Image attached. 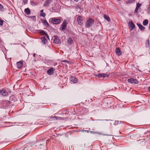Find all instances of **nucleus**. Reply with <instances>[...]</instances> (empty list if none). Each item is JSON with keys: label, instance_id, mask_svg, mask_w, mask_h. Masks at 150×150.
I'll return each instance as SVG.
<instances>
[{"label": "nucleus", "instance_id": "20e7f679", "mask_svg": "<svg viewBox=\"0 0 150 150\" xmlns=\"http://www.w3.org/2000/svg\"><path fill=\"white\" fill-rule=\"evenodd\" d=\"M0 94L3 96H6L8 95V93L5 89H3L0 90Z\"/></svg>", "mask_w": 150, "mask_h": 150}, {"label": "nucleus", "instance_id": "4be33fe9", "mask_svg": "<svg viewBox=\"0 0 150 150\" xmlns=\"http://www.w3.org/2000/svg\"><path fill=\"white\" fill-rule=\"evenodd\" d=\"M41 33L45 35H46L47 38L49 39V36L44 31H42Z\"/></svg>", "mask_w": 150, "mask_h": 150}, {"label": "nucleus", "instance_id": "2f4dec72", "mask_svg": "<svg viewBox=\"0 0 150 150\" xmlns=\"http://www.w3.org/2000/svg\"><path fill=\"white\" fill-rule=\"evenodd\" d=\"M68 42L70 44H71V42H72V41L71 40V39H69V40H68Z\"/></svg>", "mask_w": 150, "mask_h": 150}, {"label": "nucleus", "instance_id": "c9c22d12", "mask_svg": "<svg viewBox=\"0 0 150 150\" xmlns=\"http://www.w3.org/2000/svg\"><path fill=\"white\" fill-rule=\"evenodd\" d=\"M74 1L76 2H77L79 1V0H74Z\"/></svg>", "mask_w": 150, "mask_h": 150}, {"label": "nucleus", "instance_id": "e433bc0d", "mask_svg": "<svg viewBox=\"0 0 150 150\" xmlns=\"http://www.w3.org/2000/svg\"><path fill=\"white\" fill-rule=\"evenodd\" d=\"M43 11V10H41L40 11V12L42 13Z\"/></svg>", "mask_w": 150, "mask_h": 150}, {"label": "nucleus", "instance_id": "bb28decb", "mask_svg": "<svg viewBox=\"0 0 150 150\" xmlns=\"http://www.w3.org/2000/svg\"><path fill=\"white\" fill-rule=\"evenodd\" d=\"M4 7L3 6L0 4V10L2 11L3 10Z\"/></svg>", "mask_w": 150, "mask_h": 150}, {"label": "nucleus", "instance_id": "72a5a7b5", "mask_svg": "<svg viewBox=\"0 0 150 150\" xmlns=\"http://www.w3.org/2000/svg\"><path fill=\"white\" fill-rule=\"evenodd\" d=\"M148 90L149 91H150V86L149 87H148Z\"/></svg>", "mask_w": 150, "mask_h": 150}, {"label": "nucleus", "instance_id": "473e14b6", "mask_svg": "<svg viewBox=\"0 0 150 150\" xmlns=\"http://www.w3.org/2000/svg\"><path fill=\"white\" fill-rule=\"evenodd\" d=\"M23 2L25 4H26L28 2L27 0H23Z\"/></svg>", "mask_w": 150, "mask_h": 150}, {"label": "nucleus", "instance_id": "a878e982", "mask_svg": "<svg viewBox=\"0 0 150 150\" xmlns=\"http://www.w3.org/2000/svg\"><path fill=\"white\" fill-rule=\"evenodd\" d=\"M141 6V5L139 3H138L137 4V7L139 8Z\"/></svg>", "mask_w": 150, "mask_h": 150}, {"label": "nucleus", "instance_id": "2eb2a0df", "mask_svg": "<svg viewBox=\"0 0 150 150\" xmlns=\"http://www.w3.org/2000/svg\"><path fill=\"white\" fill-rule=\"evenodd\" d=\"M42 41V43L44 44H46L47 42V40L45 37H43L41 38Z\"/></svg>", "mask_w": 150, "mask_h": 150}, {"label": "nucleus", "instance_id": "58836bf2", "mask_svg": "<svg viewBox=\"0 0 150 150\" xmlns=\"http://www.w3.org/2000/svg\"><path fill=\"white\" fill-rule=\"evenodd\" d=\"M87 132H89V131H87Z\"/></svg>", "mask_w": 150, "mask_h": 150}, {"label": "nucleus", "instance_id": "0eeeda50", "mask_svg": "<svg viewBox=\"0 0 150 150\" xmlns=\"http://www.w3.org/2000/svg\"><path fill=\"white\" fill-rule=\"evenodd\" d=\"M129 25L130 28V30H132L135 27V25L133 23L132 21L129 22Z\"/></svg>", "mask_w": 150, "mask_h": 150}, {"label": "nucleus", "instance_id": "f3484780", "mask_svg": "<svg viewBox=\"0 0 150 150\" xmlns=\"http://www.w3.org/2000/svg\"><path fill=\"white\" fill-rule=\"evenodd\" d=\"M42 21L44 25L49 26V24L46 20L43 19Z\"/></svg>", "mask_w": 150, "mask_h": 150}, {"label": "nucleus", "instance_id": "f8f14e48", "mask_svg": "<svg viewBox=\"0 0 150 150\" xmlns=\"http://www.w3.org/2000/svg\"><path fill=\"white\" fill-rule=\"evenodd\" d=\"M50 118H53L54 119V120H61L62 119V118L61 117H56L55 116H54V117H52V116H51L50 117Z\"/></svg>", "mask_w": 150, "mask_h": 150}, {"label": "nucleus", "instance_id": "aec40b11", "mask_svg": "<svg viewBox=\"0 0 150 150\" xmlns=\"http://www.w3.org/2000/svg\"><path fill=\"white\" fill-rule=\"evenodd\" d=\"M33 1H31L30 2V4L32 6H34L36 5L38 3L37 2H35L34 1V0H32Z\"/></svg>", "mask_w": 150, "mask_h": 150}, {"label": "nucleus", "instance_id": "4468645a", "mask_svg": "<svg viewBox=\"0 0 150 150\" xmlns=\"http://www.w3.org/2000/svg\"><path fill=\"white\" fill-rule=\"evenodd\" d=\"M70 79L71 81L74 83H76L77 81L76 79L73 76L70 77Z\"/></svg>", "mask_w": 150, "mask_h": 150}, {"label": "nucleus", "instance_id": "1a4fd4ad", "mask_svg": "<svg viewBox=\"0 0 150 150\" xmlns=\"http://www.w3.org/2000/svg\"><path fill=\"white\" fill-rule=\"evenodd\" d=\"M97 76L98 77L102 78H104L105 77H108V76L105 74H98L97 75Z\"/></svg>", "mask_w": 150, "mask_h": 150}, {"label": "nucleus", "instance_id": "a211bd4d", "mask_svg": "<svg viewBox=\"0 0 150 150\" xmlns=\"http://www.w3.org/2000/svg\"><path fill=\"white\" fill-rule=\"evenodd\" d=\"M24 11L25 13L28 15H29L30 13V10L28 8H25V9Z\"/></svg>", "mask_w": 150, "mask_h": 150}, {"label": "nucleus", "instance_id": "7c9ffc66", "mask_svg": "<svg viewBox=\"0 0 150 150\" xmlns=\"http://www.w3.org/2000/svg\"><path fill=\"white\" fill-rule=\"evenodd\" d=\"M118 122H119L118 121H116L114 123V125H117V124H118Z\"/></svg>", "mask_w": 150, "mask_h": 150}, {"label": "nucleus", "instance_id": "f704fd0d", "mask_svg": "<svg viewBox=\"0 0 150 150\" xmlns=\"http://www.w3.org/2000/svg\"><path fill=\"white\" fill-rule=\"evenodd\" d=\"M35 53H34L33 54V56L34 57H35Z\"/></svg>", "mask_w": 150, "mask_h": 150}, {"label": "nucleus", "instance_id": "c756f323", "mask_svg": "<svg viewBox=\"0 0 150 150\" xmlns=\"http://www.w3.org/2000/svg\"><path fill=\"white\" fill-rule=\"evenodd\" d=\"M3 21L2 20L0 19V25H2L3 24Z\"/></svg>", "mask_w": 150, "mask_h": 150}, {"label": "nucleus", "instance_id": "423d86ee", "mask_svg": "<svg viewBox=\"0 0 150 150\" xmlns=\"http://www.w3.org/2000/svg\"><path fill=\"white\" fill-rule=\"evenodd\" d=\"M83 18L81 16H79L77 18V21L78 23L80 25H81L83 23Z\"/></svg>", "mask_w": 150, "mask_h": 150}, {"label": "nucleus", "instance_id": "f257e3e1", "mask_svg": "<svg viewBox=\"0 0 150 150\" xmlns=\"http://www.w3.org/2000/svg\"><path fill=\"white\" fill-rule=\"evenodd\" d=\"M94 21L92 19L89 18L86 22V26L87 27L89 28L93 24Z\"/></svg>", "mask_w": 150, "mask_h": 150}, {"label": "nucleus", "instance_id": "6ab92c4d", "mask_svg": "<svg viewBox=\"0 0 150 150\" xmlns=\"http://www.w3.org/2000/svg\"><path fill=\"white\" fill-rule=\"evenodd\" d=\"M51 0H46L44 4V5L45 6H48L49 4L52 2Z\"/></svg>", "mask_w": 150, "mask_h": 150}, {"label": "nucleus", "instance_id": "6e6552de", "mask_svg": "<svg viewBox=\"0 0 150 150\" xmlns=\"http://www.w3.org/2000/svg\"><path fill=\"white\" fill-rule=\"evenodd\" d=\"M54 42L56 44H59L60 43L61 41L60 39L57 36H55L54 37Z\"/></svg>", "mask_w": 150, "mask_h": 150}, {"label": "nucleus", "instance_id": "4c0bfd02", "mask_svg": "<svg viewBox=\"0 0 150 150\" xmlns=\"http://www.w3.org/2000/svg\"><path fill=\"white\" fill-rule=\"evenodd\" d=\"M149 5L150 6V1L149 2Z\"/></svg>", "mask_w": 150, "mask_h": 150}, {"label": "nucleus", "instance_id": "5701e85b", "mask_svg": "<svg viewBox=\"0 0 150 150\" xmlns=\"http://www.w3.org/2000/svg\"><path fill=\"white\" fill-rule=\"evenodd\" d=\"M104 18L105 19H106L108 21H110V18L109 17L105 15V16H104Z\"/></svg>", "mask_w": 150, "mask_h": 150}, {"label": "nucleus", "instance_id": "cd10ccee", "mask_svg": "<svg viewBox=\"0 0 150 150\" xmlns=\"http://www.w3.org/2000/svg\"><path fill=\"white\" fill-rule=\"evenodd\" d=\"M139 8L137 7H136L135 10V11H134V12L135 13H137V12Z\"/></svg>", "mask_w": 150, "mask_h": 150}, {"label": "nucleus", "instance_id": "f03ea898", "mask_svg": "<svg viewBox=\"0 0 150 150\" xmlns=\"http://www.w3.org/2000/svg\"><path fill=\"white\" fill-rule=\"evenodd\" d=\"M51 22L52 23L54 24H58L61 21V19L60 18H51Z\"/></svg>", "mask_w": 150, "mask_h": 150}, {"label": "nucleus", "instance_id": "c85d7f7f", "mask_svg": "<svg viewBox=\"0 0 150 150\" xmlns=\"http://www.w3.org/2000/svg\"><path fill=\"white\" fill-rule=\"evenodd\" d=\"M148 13H150V6L149 5L148 9Z\"/></svg>", "mask_w": 150, "mask_h": 150}, {"label": "nucleus", "instance_id": "412c9836", "mask_svg": "<svg viewBox=\"0 0 150 150\" xmlns=\"http://www.w3.org/2000/svg\"><path fill=\"white\" fill-rule=\"evenodd\" d=\"M148 23V21L147 19L145 20L143 22V24L144 25H147Z\"/></svg>", "mask_w": 150, "mask_h": 150}, {"label": "nucleus", "instance_id": "dca6fc26", "mask_svg": "<svg viewBox=\"0 0 150 150\" xmlns=\"http://www.w3.org/2000/svg\"><path fill=\"white\" fill-rule=\"evenodd\" d=\"M137 25L141 30H144L145 29V28L141 24L137 23Z\"/></svg>", "mask_w": 150, "mask_h": 150}, {"label": "nucleus", "instance_id": "39448f33", "mask_svg": "<svg viewBox=\"0 0 150 150\" xmlns=\"http://www.w3.org/2000/svg\"><path fill=\"white\" fill-rule=\"evenodd\" d=\"M128 81L129 82L131 83H136L137 84L138 83V81L136 79L133 78H130L128 79Z\"/></svg>", "mask_w": 150, "mask_h": 150}, {"label": "nucleus", "instance_id": "9b49d317", "mask_svg": "<svg viewBox=\"0 0 150 150\" xmlns=\"http://www.w3.org/2000/svg\"><path fill=\"white\" fill-rule=\"evenodd\" d=\"M116 53L118 56H120L121 54L122 53L120 50L119 47L117 48L115 50Z\"/></svg>", "mask_w": 150, "mask_h": 150}, {"label": "nucleus", "instance_id": "b1692460", "mask_svg": "<svg viewBox=\"0 0 150 150\" xmlns=\"http://www.w3.org/2000/svg\"><path fill=\"white\" fill-rule=\"evenodd\" d=\"M40 16L43 17H45L46 16L45 14L44 13H40Z\"/></svg>", "mask_w": 150, "mask_h": 150}, {"label": "nucleus", "instance_id": "7ed1b4c3", "mask_svg": "<svg viewBox=\"0 0 150 150\" xmlns=\"http://www.w3.org/2000/svg\"><path fill=\"white\" fill-rule=\"evenodd\" d=\"M67 21L64 20L61 26L60 29L61 28L62 30H65L67 26Z\"/></svg>", "mask_w": 150, "mask_h": 150}, {"label": "nucleus", "instance_id": "393cba45", "mask_svg": "<svg viewBox=\"0 0 150 150\" xmlns=\"http://www.w3.org/2000/svg\"><path fill=\"white\" fill-rule=\"evenodd\" d=\"M89 132L91 133V134H99L98 132H94L93 131H90Z\"/></svg>", "mask_w": 150, "mask_h": 150}, {"label": "nucleus", "instance_id": "ddd939ff", "mask_svg": "<svg viewBox=\"0 0 150 150\" xmlns=\"http://www.w3.org/2000/svg\"><path fill=\"white\" fill-rule=\"evenodd\" d=\"M17 65L18 68H20L23 66V63L21 61L17 62Z\"/></svg>", "mask_w": 150, "mask_h": 150}, {"label": "nucleus", "instance_id": "9d476101", "mask_svg": "<svg viewBox=\"0 0 150 150\" xmlns=\"http://www.w3.org/2000/svg\"><path fill=\"white\" fill-rule=\"evenodd\" d=\"M54 71V69L52 68H51L50 69L48 70L47 71V73L49 75H52Z\"/></svg>", "mask_w": 150, "mask_h": 150}]
</instances>
